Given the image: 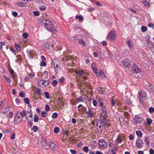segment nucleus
Masks as SVG:
<instances>
[{
	"instance_id": "32",
	"label": "nucleus",
	"mask_w": 154,
	"mask_h": 154,
	"mask_svg": "<svg viewBox=\"0 0 154 154\" xmlns=\"http://www.w3.org/2000/svg\"><path fill=\"white\" fill-rule=\"evenodd\" d=\"M76 100L78 102H82L83 101L82 97L81 96L80 97L76 98Z\"/></svg>"
},
{
	"instance_id": "62",
	"label": "nucleus",
	"mask_w": 154,
	"mask_h": 154,
	"mask_svg": "<svg viewBox=\"0 0 154 154\" xmlns=\"http://www.w3.org/2000/svg\"><path fill=\"white\" fill-rule=\"evenodd\" d=\"M27 75L29 77L30 76V78H32L35 75V74L33 73H30L29 74Z\"/></svg>"
},
{
	"instance_id": "29",
	"label": "nucleus",
	"mask_w": 154,
	"mask_h": 154,
	"mask_svg": "<svg viewBox=\"0 0 154 154\" xmlns=\"http://www.w3.org/2000/svg\"><path fill=\"white\" fill-rule=\"evenodd\" d=\"M136 134L138 137H141L143 135L142 133L140 131H136Z\"/></svg>"
},
{
	"instance_id": "58",
	"label": "nucleus",
	"mask_w": 154,
	"mask_h": 154,
	"mask_svg": "<svg viewBox=\"0 0 154 154\" xmlns=\"http://www.w3.org/2000/svg\"><path fill=\"white\" fill-rule=\"evenodd\" d=\"M19 96L22 97H25V93L24 92H21L20 93Z\"/></svg>"
},
{
	"instance_id": "30",
	"label": "nucleus",
	"mask_w": 154,
	"mask_h": 154,
	"mask_svg": "<svg viewBox=\"0 0 154 154\" xmlns=\"http://www.w3.org/2000/svg\"><path fill=\"white\" fill-rule=\"evenodd\" d=\"M146 120L147 124L149 125H150L152 122V120L149 118H147Z\"/></svg>"
},
{
	"instance_id": "43",
	"label": "nucleus",
	"mask_w": 154,
	"mask_h": 154,
	"mask_svg": "<svg viewBox=\"0 0 154 154\" xmlns=\"http://www.w3.org/2000/svg\"><path fill=\"white\" fill-rule=\"evenodd\" d=\"M59 128L57 127H56L54 129V132L55 134H57L59 131Z\"/></svg>"
},
{
	"instance_id": "22",
	"label": "nucleus",
	"mask_w": 154,
	"mask_h": 154,
	"mask_svg": "<svg viewBox=\"0 0 154 154\" xmlns=\"http://www.w3.org/2000/svg\"><path fill=\"white\" fill-rule=\"evenodd\" d=\"M26 118L27 119V120L29 122V123H28V125L31 127V126L33 123V122H32V120H30V119H29L28 117V116H26Z\"/></svg>"
},
{
	"instance_id": "27",
	"label": "nucleus",
	"mask_w": 154,
	"mask_h": 154,
	"mask_svg": "<svg viewBox=\"0 0 154 154\" xmlns=\"http://www.w3.org/2000/svg\"><path fill=\"white\" fill-rule=\"evenodd\" d=\"M39 120V118L38 115L35 114L34 116V121L35 122H38Z\"/></svg>"
},
{
	"instance_id": "20",
	"label": "nucleus",
	"mask_w": 154,
	"mask_h": 154,
	"mask_svg": "<svg viewBox=\"0 0 154 154\" xmlns=\"http://www.w3.org/2000/svg\"><path fill=\"white\" fill-rule=\"evenodd\" d=\"M35 93L38 96H41V89L39 88H36L35 90Z\"/></svg>"
},
{
	"instance_id": "6",
	"label": "nucleus",
	"mask_w": 154,
	"mask_h": 154,
	"mask_svg": "<svg viewBox=\"0 0 154 154\" xmlns=\"http://www.w3.org/2000/svg\"><path fill=\"white\" fill-rule=\"evenodd\" d=\"M143 142L140 138H138L136 140V144L138 148L140 149L142 147Z\"/></svg>"
},
{
	"instance_id": "10",
	"label": "nucleus",
	"mask_w": 154,
	"mask_h": 154,
	"mask_svg": "<svg viewBox=\"0 0 154 154\" xmlns=\"http://www.w3.org/2000/svg\"><path fill=\"white\" fill-rule=\"evenodd\" d=\"M138 95L140 97H145L146 96V94L144 91L141 90L138 93Z\"/></svg>"
},
{
	"instance_id": "60",
	"label": "nucleus",
	"mask_w": 154,
	"mask_h": 154,
	"mask_svg": "<svg viewBox=\"0 0 154 154\" xmlns=\"http://www.w3.org/2000/svg\"><path fill=\"white\" fill-rule=\"evenodd\" d=\"M149 111L150 113H152L154 112V108L152 107H150L149 109Z\"/></svg>"
},
{
	"instance_id": "14",
	"label": "nucleus",
	"mask_w": 154,
	"mask_h": 154,
	"mask_svg": "<svg viewBox=\"0 0 154 154\" xmlns=\"http://www.w3.org/2000/svg\"><path fill=\"white\" fill-rule=\"evenodd\" d=\"M50 148L52 150H55L56 149V146L53 143L51 142L50 143Z\"/></svg>"
},
{
	"instance_id": "38",
	"label": "nucleus",
	"mask_w": 154,
	"mask_h": 154,
	"mask_svg": "<svg viewBox=\"0 0 154 154\" xmlns=\"http://www.w3.org/2000/svg\"><path fill=\"white\" fill-rule=\"evenodd\" d=\"M44 94L46 98L47 99H49L50 98V95L49 93L47 91H45L44 93Z\"/></svg>"
},
{
	"instance_id": "53",
	"label": "nucleus",
	"mask_w": 154,
	"mask_h": 154,
	"mask_svg": "<svg viewBox=\"0 0 154 154\" xmlns=\"http://www.w3.org/2000/svg\"><path fill=\"white\" fill-rule=\"evenodd\" d=\"M46 65V63H45V61H42L40 64L41 66H45Z\"/></svg>"
},
{
	"instance_id": "33",
	"label": "nucleus",
	"mask_w": 154,
	"mask_h": 154,
	"mask_svg": "<svg viewBox=\"0 0 154 154\" xmlns=\"http://www.w3.org/2000/svg\"><path fill=\"white\" fill-rule=\"evenodd\" d=\"M58 82L56 80H54L52 82V85L53 86L55 87L58 84Z\"/></svg>"
},
{
	"instance_id": "28",
	"label": "nucleus",
	"mask_w": 154,
	"mask_h": 154,
	"mask_svg": "<svg viewBox=\"0 0 154 154\" xmlns=\"http://www.w3.org/2000/svg\"><path fill=\"white\" fill-rule=\"evenodd\" d=\"M99 75L100 76H101L102 77H105V78H106L105 76V74L102 70H100Z\"/></svg>"
},
{
	"instance_id": "55",
	"label": "nucleus",
	"mask_w": 154,
	"mask_h": 154,
	"mask_svg": "<svg viewBox=\"0 0 154 154\" xmlns=\"http://www.w3.org/2000/svg\"><path fill=\"white\" fill-rule=\"evenodd\" d=\"M45 109L47 112H48L49 111V110L50 109V108L49 106V105H48L46 104L45 105Z\"/></svg>"
},
{
	"instance_id": "17",
	"label": "nucleus",
	"mask_w": 154,
	"mask_h": 154,
	"mask_svg": "<svg viewBox=\"0 0 154 154\" xmlns=\"http://www.w3.org/2000/svg\"><path fill=\"white\" fill-rule=\"evenodd\" d=\"M26 3V2L22 3L20 2H18L17 3V5L21 7H23L25 6V5Z\"/></svg>"
},
{
	"instance_id": "2",
	"label": "nucleus",
	"mask_w": 154,
	"mask_h": 154,
	"mask_svg": "<svg viewBox=\"0 0 154 154\" xmlns=\"http://www.w3.org/2000/svg\"><path fill=\"white\" fill-rule=\"evenodd\" d=\"M142 122V118L138 115H135L133 119L134 124L136 125L138 124H140Z\"/></svg>"
},
{
	"instance_id": "19",
	"label": "nucleus",
	"mask_w": 154,
	"mask_h": 154,
	"mask_svg": "<svg viewBox=\"0 0 154 154\" xmlns=\"http://www.w3.org/2000/svg\"><path fill=\"white\" fill-rule=\"evenodd\" d=\"M54 69L56 70V72L57 71H59L60 69V68L58 66V64L55 63H54Z\"/></svg>"
},
{
	"instance_id": "48",
	"label": "nucleus",
	"mask_w": 154,
	"mask_h": 154,
	"mask_svg": "<svg viewBox=\"0 0 154 154\" xmlns=\"http://www.w3.org/2000/svg\"><path fill=\"white\" fill-rule=\"evenodd\" d=\"M24 101L25 103L27 104H29V100L28 98H25L24 99Z\"/></svg>"
},
{
	"instance_id": "12",
	"label": "nucleus",
	"mask_w": 154,
	"mask_h": 154,
	"mask_svg": "<svg viewBox=\"0 0 154 154\" xmlns=\"http://www.w3.org/2000/svg\"><path fill=\"white\" fill-rule=\"evenodd\" d=\"M146 45L149 49L152 51V50L154 49V45L151 42H147Z\"/></svg>"
},
{
	"instance_id": "13",
	"label": "nucleus",
	"mask_w": 154,
	"mask_h": 154,
	"mask_svg": "<svg viewBox=\"0 0 154 154\" xmlns=\"http://www.w3.org/2000/svg\"><path fill=\"white\" fill-rule=\"evenodd\" d=\"M75 72L79 75L82 76L84 75V72L83 70H76L75 71Z\"/></svg>"
},
{
	"instance_id": "34",
	"label": "nucleus",
	"mask_w": 154,
	"mask_h": 154,
	"mask_svg": "<svg viewBox=\"0 0 154 154\" xmlns=\"http://www.w3.org/2000/svg\"><path fill=\"white\" fill-rule=\"evenodd\" d=\"M97 91L98 92H99V94H103V92L102 90L101 89V88L100 87H97Z\"/></svg>"
},
{
	"instance_id": "1",
	"label": "nucleus",
	"mask_w": 154,
	"mask_h": 154,
	"mask_svg": "<svg viewBox=\"0 0 154 154\" xmlns=\"http://www.w3.org/2000/svg\"><path fill=\"white\" fill-rule=\"evenodd\" d=\"M41 22L42 23V25L46 29L54 33L56 32L55 29L54 28V25L51 21L45 19H42Z\"/></svg>"
},
{
	"instance_id": "41",
	"label": "nucleus",
	"mask_w": 154,
	"mask_h": 154,
	"mask_svg": "<svg viewBox=\"0 0 154 154\" xmlns=\"http://www.w3.org/2000/svg\"><path fill=\"white\" fill-rule=\"evenodd\" d=\"M4 100H2L0 102V109L4 107L5 105V103H4Z\"/></svg>"
},
{
	"instance_id": "46",
	"label": "nucleus",
	"mask_w": 154,
	"mask_h": 154,
	"mask_svg": "<svg viewBox=\"0 0 154 154\" xmlns=\"http://www.w3.org/2000/svg\"><path fill=\"white\" fill-rule=\"evenodd\" d=\"M65 78L63 77H62L59 79V81L60 83H62L65 80Z\"/></svg>"
},
{
	"instance_id": "63",
	"label": "nucleus",
	"mask_w": 154,
	"mask_h": 154,
	"mask_svg": "<svg viewBox=\"0 0 154 154\" xmlns=\"http://www.w3.org/2000/svg\"><path fill=\"white\" fill-rule=\"evenodd\" d=\"M12 14L13 16L16 17L17 16L18 13L16 11H14L12 12Z\"/></svg>"
},
{
	"instance_id": "50",
	"label": "nucleus",
	"mask_w": 154,
	"mask_h": 154,
	"mask_svg": "<svg viewBox=\"0 0 154 154\" xmlns=\"http://www.w3.org/2000/svg\"><path fill=\"white\" fill-rule=\"evenodd\" d=\"M44 46L46 48H49L50 47V45L48 42H46L45 43Z\"/></svg>"
},
{
	"instance_id": "42",
	"label": "nucleus",
	"mask_w": 154,
	"mask_h": 154,
	"mask_svg": "<svg viewBox=\"0 0 154 154\" xmlns=\"http://www.w3.org/2000/svg\"><path fill=\"white\" fill-rule=\"evenodd\" d=\"M32 130L35 132H36L38 130V128L37 126L34 125L32 128Z\"/></svg>"
},
{
	"instance_id": "57",
	"label": "nucleus",
	"mask_w": 154,
	"mask_h": 154,
	"mask_svg": "<svg viewBox=\"0 0 154 154\" xmlns=\"http://www.w3.org/2000/svg\"><path fill=\"white\" fill-rule=\"evenodd\" d=\"M148 86H149V88L151 89V90H154V87H153V86L152 85L150 84L149 83V82H148Z\"/></svg>"
},
{
	"instance_id": "25",
	"label": "nucleus",
	"mask_w": 154,
	"mask_h": 154,
	"mask_svg": "<svg viewBox=\"0 0 154 154\" xmlns=\"http://www.w3.org/2000/svg\"><path fill=\"white\" fill-rule=\"evenodd\" d=\"M35 53L32 51H29V56H30L31 57H34L35 56Z\"/></svg>"
},
{
	"instance_id": "8",
	"label": "nucleus",
	"mask_w": 154,
	"mask_h": 154,
	"mask_svg": "<svg viewBox=\"0 0 154 154\" xmlns=\"http://www.w3.org/2000/svg\"><path fill=\"white\" fill-rule=\"evenodd\" d=\"M98 144L102 148L106 147L107 146L106 142L102 139L99 140Z\"/></svg>"
},
{
	"instance_id": "9",
	"label": "nucleus",
	"mask_w": 154,
	"mask_h": 154,
	"mask_svg": "<svg viewBox=\"0 0 154 154\" xmlns=\"http://www.w3.org/2000/svg\"><path fill=\"white\" fill-rule=\"evenodd\" d=\"M122 63L125 67H130L131 65L130 61L129 60H125L122 61Z\"/></svg>"
},
{
	"instance_id": "44",
	"label": "nucleus",
	"mask_w": 154,
	"mask_h": 154,
	"mask_svg": "<svg viewBox=\"0 0 154 154\" xmlns=\"http://www.w3.org/2000/svg\"><path fill=\"white\" fill-rule=\"evenodd\" d=\"M145 141L146 142V144L148 145L149 144V139L148 136H147L145 137Z\"/></svg>"
},
{
	"instance_id": "11",
	"label": "nucleus",
	"mask_w": 154,
	"mask_h": 154,
	"mask_svg": "<svg viewBox=\"0 0 154 154\" xmlns=\"http://www.w3.org/2000/svg\"><path fill=\"white\" fill-rule=\"evenodd\" d=\"M19 112H20L19 111H18L17 112L15 116V121H16V120H17L16 122L17 123H19L22 121L23 118H21L19 121L18 120V119H19L20 118V116L18 115V114H19Z\"/></svg>"
},
{
	"instance_id": "15",
	"label": "nucleus",
	"mask_w": 154,
	"mask_h": 154,
	"mask_svg": "<svg viewBox=\"0 0 154 154\" xmlns=\"http://www.w3.org/2000/svg\"><path fill=\"white\" fill-rule=\"evenodd\" d=\"M126 43L130 48L131 49L133 48V46L132 45V43L131 39H129L127 41H126Z\"/></svg>"
},
{
	"instance_id": "40",
	"label": "nucleus",
	"mask_w": 154,
	"mask_h": 154,
	"mask_svg": "<svg viewBox=\"0 0 154 154\" xmlns=\"http://www.w3.org/2000/svg\"><path fill=\"white\" fill-rule=\"evenodd\" d=\"M47 114V112L43 111L41 112V116L44 118H45Z\"/></svg>"
},
{
	"instance_id": "36",
	"label": "nucleus",
	"mask_w": 154,
	"mask_h": 154,
	"mask_svg": "<svg viewBox=\"0 0 154 154\" xmlns=\"http://www.w3.org/2000/svg\"><path fill=\"white\" fill-rule=\"evenodd\" d=\"M15 46L16 48L18 51H20L21 50V47L20 45L18 44H15Z\"/></svg>"
},
{
	"instance_id": "24",
	"label": "nucleus",
	"mask_w": 154,
	"mask_h": 154,
	"mask_svg": "<svg viewBox=\"0 0 154 154\" xmlns=\"http://www.w3.org/2000/svg\"><path fill=\"white\" fill-rule=\"evenodd\" d=\"M82 150L84 152L86 153H88L89 151V148L87 146L83 147L82 148Z\"/></svg>"
},
{
	"instance_id": "47",
	"label": "nucleus",
	"mask_w": 154,
	"mask_h": 154,
	"mask_svg": "<svg viewBox=\"0 0 154 154\" xmlns=\"http://www.w3.org/2000/svg\"><path fill=\"white\" fill-rule=\"evenodd\" d=\"M18 59V60L19 61H22V59L21 57V55H20L18 54L17 56L16 57Z\"/></svg>"
},
{
	"instance_id": "16",
	"label": "nucleus",
	"mask_w": 154,
	"mask_h": 154,
	"mask_svg": "<svg viewBox=\"0 0 154 154\" xmlns=\"http://www.w3.org/2000/svg\"><path fill=\"white\" fill-rule=\"evenodd\" d=\"M78 40L79 41V43L80 45H82L83 46H86V44L84 41L82 39H79Z\"/></svg>"
},
{
	"instance_id": "54",
	"label": "nucleus",
	"mask_w": 154,
	"mask_h": 154,
	"mask_svg": "<svg viewBox=\"0 0 154 154\" xmlns=\"http://www.w3.org/2000/svg\"><path fill=\"white\" fill-rule=\"evenodd\" d=\"M122 141V138L119 137H118L117 139V141H116L117 143H120Z\"/></svg>"
},
{
	"instance_id": "59",
	"label": "nucleus",
	"mask_w": 154,
	"mask_h": 154,
	"mask_svg": "<svg viewBox=\"0 0 154 154\" xmlns=\"http://www.w3.org/2000/svg\"><path fill=\"white\" fill-rule=\"evenodd\" d=\"M150 38V36L149 35H147L146 36L145 40H146V42H150L149 41Z\"/></svg>"
},
{
	"instance_id": "31",
	"label": "nucleus",
	"mask_w": 154,
	"mask_h": 154,
	"mask_svg": "<svg viewBox=\"0 0 154 154\" xmlns=\"http://www.w3.org/2000/svg\"><path fill=\"white\" fill-rule=\"evenodd\" d=\"M41 143L43 146H46L47 143V141L46 140H41Z\"/></svg>"
},
{
	"instance_id": "39",
	"label": "nucleus",
	"mask_w": 154,
	"mask_h": 154,
	"mask_svg": "<svg viewBox=\"0 0 154 154\" xmlns=\"http://www.w3.org/2000/svg\"><path fill=\"white\" fill-rule=\"evenodd\" d=\"M141 31L143 32H145L147 30V28L144 26H142L141 27Z\"/></svg>"
},
{
	"instance_id": "35",
	"label": "nucleus",
	"mask_w": 154,
	"mask_h": 154,
	"mask_svg": "<svg viewBox=\"0 0 154 154\" xmlns=\"http://www.w3.org/2000/svg\"><path fill=\"white\" fill-rule=\"evenodd\" d=\"M7 116L8 118H11L13 116V113L12 112L10 111L9 112L8 114L7 115Z\"/></svg>"
},
{
	"instance_id": "3",
	"label": "nucleus",
	"mask_w": 154,
	"mask_h": 154,
	"mask_svg": "<svg viewBox=\"0 0 154 154\" xmlns=\"http://www.w3.org/2000/svg\"><path fill=\"white\" fill-rule=\"evenodd\" d=\"M116 37L115 30H111L107 36L106 39L111 40H114Z\"/></svg>"
},
{
	"instance_id": "21",
	"label": "nucleus",
	"mask_w": 154,
	"mask_h": 154,
	"mask_svg": "<svg viewBox=\"0 0 154 154\" xmlns=\"http://www.w3.org/2000/svg\"><path fill=\"white\" fill-rule=\"evenodd\" d=\"M19 114L22 117H24L26 115V110H23L21 112H20Z\"/></svg>"
},
{
	"instance_id": "64",
	"label": "nucleus",
	"mask_w": 154,
	"mask_h": 154,
	"mask_svg": "<svg viewBox=\"0 0 154 154\" xmlns=\"http://www.w3.org/2000/svg\"><path fill=\"white\" fill-rule=\"evenodd\" d=\"M124 116L126 118H128L129 117V113L128 112H124Z\"/></svg>"
},
{
	"instance_id": "37",
	"label": "nucleus",
	"mask_w": 154,
	"mask_h": 154,
	"mask_svg": "<svg viewBox=\"0 0 154 154\" xmlns=\"http://www.w3.org/2000/svg\"><path fill=\"white\" fill-rule=\"evenodd\" d=\"M103 99L102 98H99L97 100V102L98 103H99L100 106V103H102V105H103V103L102 101H103Z\"/></svg>"
},
{
	"instance_id": "23",
	"label": "nucleus",
	"mask_w": 154,
	"mask_h": 154,
	"mask_svg": "<svg viewBox=\"0 0 154 154\" xmlns=\"http://www.w3.org/2000/svg\"><path fill=\"white\" fill-rule=\"evenodd\" d=\"M143 2L145 6L147 7H149V4L146 0H143Z\"/></svg>"
},
{
	"instance_id": "61",
	"label": "nucleus",
	"mask_w": 154,
	"mask_h": 154,
	"mask_svg": "<svg viewBox=\"0 0 154 154\" xmlns=\"http://www.w3.org/2000/svg\"><path fill=\"white\" fill-rule=\"evenodd\" d=\"M70 151L72 154H76L77 153L76 151L73 149H70Z\"/></svg>"
},
{
	"instance_id": "5",
	"label": "nucleus",
	"mask_w": 154,
	"mask_h": 154,
	"mask_svg": "<svg viewBox=\"0 0 154 154\" xmlns=\"http://www.w3.org/2000/svg\"><path fill=\"white\" fill-rule=\"evenodd\" d=\"M100 106L101 108V113L103 116H106L107 114V108L105 106L102 105V103H100Z\"/></svg>"
},
{
	"instance_id": "45",
	"label": "nucleus",
	"mask_w": 154,
	"mask_h": 154,
	"mask_svg": "<svg viewBox=\"0 0 154 154\" xmlns=\"http://www.w3.org/2000/svg\"><path fill=\"white\" fill-rule=\"evenodd\" d=\"M58 116V115L57 113L54 112L52 116V117L53 118L56 119L57 118Z\"/></svg>"
},
{
	"instance_id": "49",
	"label": "nucleus",
	"mask_w": 154,
	"mask_h": 154,
	"mask_svg": "<svg viewBox=\"0 0 154 154\" xmlns=\"http://www.w3.org/2000/svg\"><path fill=\"white\" fill-rule=\"evenodd\" d=\"M33 13L34 14V15L35 16H38L39 15L40 13L38 11H33Z\"/></svg>"
},
{
	"instance_id": "7",
	"label": "nucleus",
	"mask_w": 154,
	"mask_h": 154,
	"mask_svg": "<svg viewBox=\"0 0 154 154\" xmlns=\"http://www.w3.org/2000/svg\"><path fill=\"white\" fill-rule=\"evenodd\" d=\"M38 86H41L39 84V83H41L42 85H44L45 86H46L49 84L50 82L48 80H40L38 81Z\"/></svg>"
},
{
	"instance_id": "52",
	"label": "nucleus",
	"mask_w": 154,
	"mask_h": 154,
	"mask_svg": "<svg viewBox=\"0 0 154 154\" xmlns=\"http://www.w3.org/2000/svg\"><path fill=\"white\" fill-rule=\"evenodd\" d=\"M23 37L24 38H28V35L27 33L25 32V33H23Z\"/></svg>"
},
{
	"instance_id": "51",
	"label": "nucleus",
	"mask_w": 154,
	"mask_h": 154,
	"mask_svg": "<svg viewBox=\"0 0 154 154\" xmlns=\"http://www.w3.org/2000/svg\"><path fill=\"white\" fill-rule=\"evenodd\" d=\"M46 8V7L44 5H43L40 7L39 8V9L41 11H43L45 10Z\"/></svg>"
},
{
	"instance_id": "26",
	"label": "nucleus",
	"mask_w": 154,
	"mask_h": 154,
	"mask_svg": "<svg viewBox=\"0 0 154 154\" xmlns=\"http://www.w3.org/2000/svg\"><path fill=\"white\" fill-rule=\"evenodd\" d=\"M75 18L79 19V20L80 21H82L83 19V17L81 15H80L79 16L76 15L75 17Z\"/></svg>"
},
{
	"instance_id": "56",
	"label": "nucleus",
	"mask_w": 154,
	"mask_h": 154,
	"mask_svg": "<svg viewBox=\"0 0 154 154\" xmlns=\"http://www.w3.org/2000/svg\"><path fill=\"white\" fill-rule=\"evenodd\" d=\"M93 71L94 73L97 74L98 73V69H97L95 68L94 67L92 68Z\"/></svg>"
},
{
	"instance_id": "4",
	"label": "nucleus",
	"mask_w": 154,
	"mask_h": 154,
	"mask_svg": "<svg viewBox=\"0 0 154 154\" xmlns=\"http://www.w3.org/2000/svg\"><path fill=\"white\" fill-rule=\"evenodd\" d=\"M131 71L135 73H139L141 72L140 69L136 64H134L132 67Z\"/></svg>"
},
{
	"instance_id": "18",
	"label": "nucleus",
	"mask_w": 154,
	"mask_h": 154,
	"mask_svg": "<svg viewBox=\"0 0 154 154\" xmlns=\"http://www.w3.org/2000/svg\"><path fill=\"white\" fill-rule=\"evenodd\" d=\"M87 113H88V116L92 118L93 117L94 114L92 111L91 109H89Z\"/></svg>"
}]
</instances>
